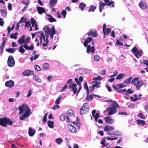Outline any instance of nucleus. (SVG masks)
<instances>
[{
	"instance_id": "nucleus-63",
	"label": "nucleus",
	"mask_w": 148,
	"mask_h": 148,
	"mask_svg": "<svg viewBox=\"0 0 148 148\" xmlns=\"http://www.w3.org/2000/svg\"><path fill=\"white\" fill-rule=\"evenodd\" d=\"M134 92L133 90H131L130 89H129L127 90H126L125 93V94H127V93H128L129 94H132Z\"/></svg>"
},
{
	"instance_id": "nucleus-18",
	"label": "nucleus",
	"mask_w": 148,
	"mask_h": 148,
	"mask_svg": "<svg viewBox=\"0 0 148 148\" xmlns=\"http://www.w3.org/2000/svg\"><path fill=\"white\" fill-rule=\"evenodd\" d=\"M23 46L26 50H30L32 51L34 49V47L32 45H31L30 46H29L27 44H24Z\"/></svg>"
},
{
	"instance_id": "nucleus-26",
	"label": "nucleus",
	"mask_w": 148,
	"mask_h": 148,
	"mask_svg": "<svg viewBox=\"0 0 148 148\" xmlns=\"http://www.w3.org/2000/svg\"><path fill=\"white\" fill-rule=\"evenodd\" d=\"M95 97H97L98 98L99 97V96L98 95L94 94H92L89 96H87L86 98V100L88 101H90L92 100Z\"/></svg>"
},
{
	"instance_id": "nucleus-12",
	"label": "nucleus",
	"mask_w": 148,
	"mask_h": 148,
	"mask_svg": "<svg viewBox=\"0 0 148 148\" xmlns=\"http://www.w3.org/2000/svg\"><path fill=\"white\" fill-rule=\"evenodd\" d=\"M114 127L109 125H106L103 128V130L105 132H109L112 131L114 129Z\"/></svg>"
},
{
	"instance_id": "nucleus-49",
	"label": "nucleus",
	"mask_w": 148,
	"mask_h": 148,
	"mask_svg": "<svg viewBox=\"0 0 148 148\" xmlns=\"http://www.w3.org/2000/svg\"><path fill=\"white\" fill-rule=\"evenodd\" d=\"M84 88L86 90V92L87 94H89V90L88 87L87 86V83L86 82L84 83Z\"/></svg>"
},
{
	"instance_id": "nucleus-38",
	"label": "nucleus",
	"mask_w": 148,
	"mask_h": 148,
	"mask_svg": "<svg viewBox=\"0 0 148 148\" xmlns=\"http://www.w3.org/2000/svg\"><path fill=\"white\" fill-rule=\"evenodd\" d=\"M143 63L146 65L147 67L145 68V69L146 71L147 72H148V60H143Z\"/></svg>"
},
{
	"instance_id": "nucleus-45",
	"label": "nucleus",
	"mask_w": 148,
	"mask_h": 148,
	"mask_svg": "<svg viewBox=\"0 0 148 148\" xmlns=\"http://www.w3.org/2000/svg\"><path fill=\"white\" fill-rule=\"evenodd\" d=\"M124 75V74H123V73L120 74L116 77V79H122L123 78Z\"/></svg>"
},
{
	"instance_id": "nucleus-17",
	"label": "nucleus",
	"mask_w": 148,
	"mask_h": 148,
	"mask_svg": "<svg viewBox=\"0 0 148 148\" xmlns=\"http://www.w3.org/2000/svg\"><path fill=\"white\" fill-rule=\"evenodd\" d=\"M104 1L106 2V5L107 6H111V7L113 8L114 7V1H109V0H104Z\"/></svg>"
},
{
	"instance_id": "nucleus-11",
	"label": "nucleus",
	"mask_w": 148,
	"mask_h": 148,
	"mask_svg": "<svg viewBox=\"0 0 148 148\" xmlns=\"http://www.w3.org/2000/svg\"><path fill=\"white\" fill-rule=\"evenodd\" d=\"M104 120L106 123L109 124L113 123L115 121L114 119H111V118L109 116L105 117Z\"/></svg>"
},
{
	"instance_id": "nucleus-31",
	"label": "nucleus",
	"mask_w": 148,
	"mask_h": 148,
	"mask_svg": "<svg viewBox=\"0 0 148 148\" xmlns=\"http://www.w3.org/2000/svg\"><path fill=\"white\" fill-rule=\"evenodd\" d=\"M86 6V4L84 3L83 2L81 3L79 6V8L81 10L83 11L84 10V8Z\"/></svg>"
},
{
	"instance_id": "nucleus-13",
	"label": "nucleus",
	"mask_w": 148,
	"mask_h": 148,
	"mask_svg": "<svg viewBox=\"0 0 148 148\" xmlns=\"http://www.w3.org/2000/svg\"><path fill=\"white\" fill-rule=\"evenodd\" d=\"M139 5L142 9H144L147 8V5L146 3L143 1H141L139 4Z\"/></svg>"
},
{
	"instance_id": "nucleus-2",
	"label": "nucleus",
	"mask_w": 148,
	"mask_h": 148,
	"mask_svg": "<svg viewBox=\"0 0 148 148\" xmlns=\"http://www.w3.org/2000/svg\"><path fill=\"white\" fill-rule=\"evenodd\" d=\"M20 112L19 114L23 113L19 117L20 120H24L26 118L28 117L30 115L31 110L29 108L28 105L25 103L22 104L19 108Z\"/></svg>"
},
{
	"instance_id": "nucleus-41",
	"label": "nucleus",
	"mask_w": 148,
	"mask_h": 148,
	"mask_svg": "<svg viewBox=\"0 0 148 148\" xmlns=\"http://www.w3.org/2000/svg\"><path fill=\"white\" fill-rule=\"evenodd\" d=\"M137 123L138 124L141 125L143 126L145 124V122L144 121L141 120H137Z\"/></svg>"
},
{
	"instance_id": "nucleus-29",
	"label": "nucleus",
	"mask_w": 148,
	"mask_h": 148,
	"mask_svg": "<svg viewBox=\"0 0 148 148\" xmlns=\"http://www.w3.org/2000/svg\"><path fill=\"white\" fill-rule=\"evenodd\" d=\"M77 85L75 84H73L70 88H71L74 94H75L77 91Z\"/></svg>"
},
{
	"instance_id": "nucleus-55",
	"label": "nucleus",
	"mask_w": 148,
	"mask_h": 148,
	"mask_svg": "<svg viewBox=\"0 0 148 148\" xmlns=\"http://www.w3.org/2000/svg\"><path fill=\"white\" fill-rule=\"evenodd\" d=\"M132 79V77H130L124 81V82L127 84H129L130 83Z\"/></svg>"
},
{
	"instance_id": "nucleus-22",
	"label": "nucleus",
	"mask_w": 148,
	"mask_h": 148,
	"mask_svg": "<svg viewBox=\"0 0 148 148\" xmlns=\"http://www.w3.org/2000/svg\"><path fill=\"white\" fill-rule=\"evenodd\" d=\"M25 36L23 35L18 40V42L20 45H21L24 43Z\"/></svg>"
},
{
	"instance_id": "nucleus-39",
	"label": "nucleus",
	"mask_w": 148,
	"mask_h": 148,
	"mask_svg": "<svg viewBox=\"0 0 148 148\" xmlns=\"http://www.w3.org/2000/svg\"><path fill=\"white\" fill-rule=\"evenodd\" d=\"M49 64L47 63H44L43 65V68L44 70H47L49 69Z\"/></svg>"
},
{
	"instance_id": "nucleus-28",
	"label": "nucleus",
	"mask_w": 148,
	"mask_h": 148,
	"mask_svg": "<svg viewBox=\"0 0 148 148\" xmlns=\"http://www.w3.org/2000/svg\"><path fill=\"white\" fill-rule=\"evenodd\" d=\"M75 79L76 82V83L79 86V89L78 90L77 92V95L78 93L79 92V91L81 90V88H82V86H81V82H79L78 81V78H77L76 77L75 78Z\"/></svg>"
},
{
	"instance_id": "nucleus-47",
	"label": "nucleus",
	"mask_w": 148,
	"mask_h": 148,
	"mask_svg": "<svg viewBox=\"0 0 148 148\" xmlns=\"http://www.w3.org/2000/svg\"><path fill=\"white\" fill-rule=\"evenodd\" d=\"M62 96H60L56 100L55 103V105H58L60 103V101L62 98Z\"/></svg>"
},
{
	"instance_id": "nucleus-20",
	"label": "nucleus",
	"mask_w": 148,
	"mask_h": 148,
	"mask_svg": "<svg viewBox=\"0 0 148 148\" xmlns=\"http://www.w3.org/2000/svg\"><path fill=\"white\" fill-rule=\"evenodd\" d=\"M35 133V130L33 129L31 127L29 128V134L30 136H33Z\"/></svg>"
},
{
	"instance_id": "nucleus-53",
	"label": "nucleus",
	"mask_w": 148,
	"mask_h": 148,
	"mask_svg": "<svg viewBox=\"0 0 148 148\" xmlns=\"http://www.w3.org/2000/svg\"><path fill=\"white\" fill-rule=\"evenodd\" d=\"M65 116L64 114H62L60 116V120L62 121H64L65 119Z\"/></svg>"
},
{
	"instance_id": "nucleus-54",
	"label": "nucleus",
	"mask_w": 148,
	"mask_h": 148,
	"mask_svg": "<svg viewBox=\"0 0 148 148\" xmlns=\"http://www.w3.org/2000/svg\"><path fill=\"white\" fill-rule=\"evenodd\" d=\"M22 3L23 4L28 5L29 4V0H23Z\"/></svg>"
},
{
	"instance_id": "nucleus-30",
	"label": "nucleus",
	"mask_w": 148,
	"mask_h": 148,
	"mask_svg": "<svg viewBox=\"0 0 148 148\" xmlns=\"http://www.w3.org/2000/svg\"><path fill=\"white\" fill-rule=\"evenodd\" d=\"M143 53L142 51H138L135 54V56L137 58H140L143 55Z\"/></svg>"
},
{
	"instance_id": "nucleus-21",
	"label": "nucleus",
	"mask_w": 148,
	"mask_h": 148,
	"mask_svg": "<svg viewBox=\"0 0 148 148\" xmlns=\"http://www.w3.org/2000/svg\"><path fill=\"white\" fill-rule=\"evenodd\" d=\"M101 84L100 82H97L96 84H93L92 86V88L90 89V90L92 91L95 88H99L100 87V85Z\"/></svg>"
},
{
	"instance_id": "nucleus-64",
	"label": "nucleus",
	"mask_w": 148,
	"mask_h": 148,
	"mask_svg": "<svg viewBox=\"0 0 148 148\" xmlns=\"http://www.w3.org/2000/svg\"><path fill=\"white\" fill-rule=\"evenodd\" d=\"M92 36L94 37H96L97 36V32L96 31H92Z\"/></svg>"
},
{
	"instance_id": "nucleus-23",
	"label": "nucleus",
	"mask_w": 148,
	"mask_h": 148,
	"mask_svg": "<svg viewBox=\"0 0 148 148\" xmlns=\"http://www.w3.org/2000/svg\"><path fill=\"white\" fill-rule=\"evenodd\" d=\"M113 87L115 90H117L120 88H122L124 87V84H117V85H113Z\"/></svg>"
},
{
	"instance_id": "nucleus-35",
	"label": "nucleus",
	"mask_w": 148,
	"mask_h": 148,
	"mask_svg": "<svg viewBox=\"0 0 148 148\" xmlns=\"http://www.w3.org/2000/svg\"><path fill=\"white\" fill-rule=\"evenodd\" d=\"M56 142L58 145H60L63 141V140L61 138H58L55 140Z\"/></svg>"
},
{
	"instance_id": "nucleus-24",
	"label": "nucleus",
	"mask_w": 148,
	"mask_h": 148,
	"mask_svg": "<svg viewBox=\"0 0 148 148\" xmlns=\"http://www.w3.org/2000/svg\"><path fill=\"white\" fill-rule=\"evenodd\" d=\"M92 37H89L88 38L84 41V45L85 47H86L88 44L90 42L92 41Z\"/></svg>"
},
{
	"instance_id": "nucleus-6",
	"label": "nucleus",
	"mask_w": 148,
	"mask_h": 148,
	"mask_svg": "<svg viewBox=\"0 0 148 148\" xmlns=\"http://www.w3.org/2000/svg\"><path fill=\"white\" fill-rule=\"evenodd\" d=\"M96 111L95 110H94L92 111V116L95 118V121L96 122L98 121L99 123H102L103 122V121L101 119H98L99 117V113H96Z\"/></svg>"
},
{
	"instance_id": "nucleus-50",
	"label": "nucleus",
	"mask_w": 148,
	"mask_h": 148,
	"mask_svg": "<svg viewBox=\"0 0 148 148\" xmlns=\"http://www.w3.org/2000/svg\"><path fill=\"white\" fill-rule=\"evenodd\" d=\"M39 56V55H38V54H36V55H35L34 57H33V56H32L31 58H30V60L32 61L33 60H36Z\"/></svg>"
},
{
	"instance_id": "nucleus-57",
	"label": "nucleus",
	"mask_w": 148,
	"mask_h": 148,
	"mask_svg": "<svg viewBox=\"0 0 148 148\" xmlns=\"http://www.w3.org/2000/svg\"><path fill=\"white\" fill-rule=\"evenodd\" d=\"M31 21L32 27H33L34 26V25L36 24V20L33 18H32L31 19Z\"/></svg>"
},
{
	"instance_id": "nucleus-16",
	"label": "nucleus",
	"mask_w": 148,
	"mask_h": 148,
	"mask_svg": "<svg viewBox=\"0 0 148 148\" xmlns=\"http://www.w3.org/2000/svg\"><path fill=\"white\" fill-rule=\"evenodd\" d=\"M23 74L25 76L31 75L34 74V72L29 70H26L23 73Z\"/></svg>"
},
{
	"instance_id": "nucleus-25",
	"label": "nucleus",
	"mask_w": 148,
	"mask_h": 148,
	"mask_svg": "<svg viewBox=\"0 0 148 148\" xmlns=\"http://www.w3.org/2000/svg\"><path fill=\"white\" fill-rule=\"evenodd\" d=\"M46 15L47 16L49 17L48 18V19L49 22H53L56 21V20L51 15L48 14H47Z\"/></svg>"
},
{
	"instance_id": "nucleus-14",
	"label": "nucleus",
	"mask_w": 148,
	"mask_h": 148,
	"mask_svg": "<svg viewBox=\"0 0 148 148\" xmlns=\"http://www.w3.org/2000/svg\"><path fill=\"white\" fill-rule=\"evenodd\" d=\"M67 127L69 131L71 132L75 133L76 131V128L71 124H68Z\"/></svg>"
},
{
	"instance_id": "nucleus-15",
	"label": "nucleus",
	"mask_w": 148,
	"mask_h": 148,
	"mask_svg": "<svg viewBox=\"0 0 148 148\" xmlns=\"http://www.w3.org/2000/svg\"><path fill=\"white\" fill-rule=\"evenodd\" d=\"M107 134L109 135H114L117 136H120L122 135L121 133L119 132L118 131L116 130L111 133L108 132L107 133Z\"/></svg>"
},
{
	"instance_id": "nucleus-27",
	"label": "nucleus",
	"mask_w": 148,
	"mask_h": 148,
	"mask_svg": "<svg viewBox=\"0 0 148 148\" xmlns=\"http://www.w3.org/2000/svg\"><path fill=\"white\" fill-rule=\"evenodd\" d=\"M106 5V3H103L101 1L99 2V11L101 12L102 9L103 8L105 5Z\"/></svg>"
},
{
	"instance_id": "nucleus-40",
	"label": "nucleus",
	"mask_w": 148,
	"mask_h": 148,
	"mask_svg": "<svg viewBox=\"0 0 148 148\" xmlns=\"http://www.w3.org/2000/svg\"><path fill=\"white\" fill-rule=\"evenodd\" d=\"M67 113L69 116H70L74 115V112L71 109L68 110Z\"/></svg>"
},
{
	"instance_id": "nucleus-59",
	"label": "nucleus",
	"mask_w": 148,
	"mask_h": 148,
	"mask_svg": "<svg viewBox=\"0 0 148 148\" xmlns=\"http://www.w3.org/2000/svg\"><path fill=\"white\" fill-rule=\"evenodd\" d=\"M58 105H55L53 107L52 109L53 110H57L60 108V106H59Z\"/></svg>"
},
{
	"instance_id": "nucleus-58",
	"label": "nucleus",
	"mask_w": 148,
	"mask_h": 148,
	"mask_svg": "<svg viewBox=\"0 0 148 148\" xmlns=\"http://www.w3.org/2000/svg\"><path fill=\"white\" fill-rule=\"evenodd\" d=\"M138 51V49L136 47H134L132 50L131 51L133 53L135 54Z\"/></svg>"
},
{
	"instance_id": "nucleus-4",
	"label": "nucleus",
	"mask_w": 148,
	"mask_h": 148,
	"mask_svg": "<svg viewBox=\"0 0 148 148\" xmlns=\"http://www.w3.org/2000/svg\"><path fill=\"white\" fill-rule=\"evenodd\" d=\"M13 123L12 121L6 117L1 119L0 118V125L6 127L7 124L11 125Z\"/></svg>"
},
{
	"instance_id": "nucleus-3",
	"label": "nucleus",
	"mask_w": 148,
	"mask_h": 148,
	"mask_svg": "<svg viewBox=\"0 0 148 148\" xmlns=\"http://www.w3.org/2000/svg\"><path fill=\"white\" fill-rule=\"evenodd\" d=\"M119 107V105L118 103L115 101H113L112 102L111 106L108 107L106 110L104 111L105 112L107 111H109L108 113V115H111L113 114L117 111V110L116 108Z\"/></svg>"
},
{
	"instance_id": "nucleus-9",
	"label": "nucleus",
	"mask_w": 148,
	"mask_h": 148,
	"mask_svg": "<svg viewBox=\"0 0 148 148\" xmlns=\"http://www.w3.org/2000/svg\"><path fill=\"white\" fill-rule=\"evenodd\" d=\"M92 46H91L90 45H89L87 47L86 52L87 53H89L90 52L93 53L95 51L94 47L93 46L94 44V42H92Z\"/></svg>"
},
{
	"instance_id": "nucleus-8",
	"label": "nucleus",
	"mask_w": 148,
	"mask_h": 148,
	"mask_svg": "<svg viewBox=\"0 0 148 148\" xmlns=\"http://www.w3.org/2000/svg\"><path fill=\"white\" fill-rule=\"evenodd\" d=\"M15 61L13 56H9L8 60V66L11 67H13L15 64Z\"/></svg>"
},
{
	"instance_id": "nucleus-43",
	"label": "nucleus",
	"mask_w": 148,
	"mask_h": 148,
	"mask_svg": "<svg viewBox=\"0 0 148 148\" xmlns=\"http://www.w3.org/2000/svg\"><path fill=\"white\" fill-rule=\"evenodd\" d=\"M16 49L15 48L8 49L6 50V51L9 53H13L16 50Z\"/></svg>"
},
{
	"instance_id": "nucleus-62",
	"label": "nucleus",
	"mask_w": 148,
	"mask_h": 148,
	"mask_svg": "<svg viewBox=\"0 0 148 148\" xmlns=\"http://www.w3.org/2000/svg\"><path fill=\"white\" fill-rule=\"evenodd\" d=\"M94 59L97 62L99 60V57L98 55H95L94 57Z\"/></svg>"
},
{
	"instance_id": "nucleus-48",
	"label": "nucleus",
	"mask_w": 148,
	"mask_h": 148,
	"mask_svg": "<svg viewBox=\"0 0 148 148\" xmlns=\"http://www.w3.org/2000/svg\"><path fill=\"white\" fill-rule=\"evenodd\" d=\"M50 4L52 6H53L57 2V0H50Z\"/></svg>"
},
{
	"instance_id": "nucleus-5",
	"label": "nucleus",
	"mask_w": 148,
	"mask_h": 148,
	"mask_svg": "<svg viewBox=\"0 0 148 148\" xmlns=\"http://www.w3.org/2000/svg\"><path fill=\"white\" fill-rule=\"evenodd\" d=\"M131 83L135 86L137 89H139L143 84V82L137 78H135L133 79Z\"/></svg>"
},
{
	"instance_id": "nucleus-44",
	"label": "nucleus",
	"mask_w": 148,
	"mask_h": 148,
	"mask_svg": "<svg viewBox=\"0 0 148 148\" xmlns=\"http://www.w3.org/2000/svg\"><path fill=\"white\" fill-rule=\"evenodd\" d=\"M96 8V7L92 5H91L89 8V9L88 10V12H90V11L94 12Z\"/></svg>"
},
{
	"instance_id": "nucleus-56",
	"label": "nucleus",
	"mask_w": 148,
	"mask_h": 148,
	"mask_svg": "<svg viewBox=\"0 0 148 148\" xmlns=\"http://www.w3.org/2000/svg\"><path fill=\"white\" fill-rule=\"evenodd\" d=\"M113 74L112 75H110V78H112L115 77L118 74V73L117 71H115L113 72Z\"/></svg>"
},
{
	"instance_id": "nucleus-19",
	"label": "nucleus",
	"mask_w": 148,
	"mask_h": 148,
	"mask_svg": "<svg viewBox=\"0 0 148 148\" xmlns=\"http://www.w3.org/2000/svg\"><path fill=\"white\" fill-rule=\"evenodd\" d=\"M38 12L40 14H41L45 12V10L43 8L40 7H36Z\"/></svg>"
},
{
	"instance_id": "nucleus-61",
	"label": "nucleus",
	"mask_w": 148,
	"mask_h": 148,
	"mask_svg": "<svg viewBox=\"0 0 148 148\" xmlns=\"http://www.w3.org/2000/svg\"><path fill=\"white\" fill-rule=\"evenodd\" d=\"M106 138L108 140H116V139H117L118 138V137H116V138H112L110 137L107 136L106 137Z\"/></svg>"
},
{
	"instance_id": "nucleus-60",
	"label": "nucleus",
	"mask_w": 148,
	"mask_h": 148,
	"mask_svg": "<svg viewBox=\"0 0 148 148\" xmlns=\"http://www.w3.org/2000/svg\"><path fill=\"white\" fill-rule=\"evenodd\" d=\"M102 79V77L100 76H99L96 77H94L93 78V80H98L101 81Z\"/></svg>"
},
{
	"instance_id": "nucleus-34",
	"label": "nucleus",
	"mask_w": 148,
	"mask_h": 148,
	"mask_svg": "<svg viewBox=\"0 0 148 148\" xmlns=\"http://www.w3.org/2000/svg\"><path fill=\"white\" fill-rule=\"evenodd\" d=\"M33 79L34 81H36L38 82H41V79L38 77V75H34L33 76Z\"/></svg>"
},
{
	"instance_id": "nucleus-36",
	"label": "nucleus",
	"mask_w": 148,
	"mask_h": 148,
	"mask_svg": "<svg viewBox=\"0 0 148 148\" xmlns=\"http://www.w3.org/2000/svg\"><path fill=\"white\" fill-rule=\"evenodd\" d=\"M53 122L52 121H48L47 122V124L48 126L50 128H53L54 127L53 125Z\"/></svg>"
},
{
	"instance_id": "nucleus-32",
	"label": "nucleus",
	"mask_w": 148,
	"mask_h": 148,
	"mask_svg": "<svg viewBox=\"0 0 148 148\" xmlns=\"http://www.w3.org/2000/svg\"><path fill=\"white\" fill-rule=\"evenodd\" d=\"M74 125L76 124L78 128H79L80 127V124L79 122V119L77 117L75 121L72 122Z\"/></svg>"
},
{
	"instance_id": "nucleus-37",
	"label": "nucleus",
	"mask_w": 148,
	"mask_h": 148,
	"mask_svg": "<svg viewBox=\"0 0 148 148\" xmlns=\"http://www.w3.org/2000/svg\"><path fill=\"white\" fill-rule=\"evenodd\" d=\"M111 31V30L110 28H107L106 30H103V32L104 35L108 34H109Z\"/></svg>"
},
{
	"instance_id": "nucleus-1",
	"label": "nucleus",
	"mask_w": 148,
	"mask_h": 148,
	"mask_svg": "<svg viewBox=\"0 0 148 148\" xmlns=\"http://www.w3.org/2000/svg\"><path fill=\"white\" fill-rule=\"evenodd\" d=\"M44 29L45 32V37L43 33L40 32L37 35L36 39L35 40V41L37 42L36 45L38 46L40 45L42 43L44 47L47 46L49 43L48 38L49 35L53 39V36L56 33L55 27L54 26L50 28L48 26H46Z\"/></svg>"
},
{
	"instance_id": "nucleus-51",
	"label": "nucleus",
	"mask_w": 148,
	"mask_h": 148,
	"mask_svg": "<svg viewBox=\"0 0 148 148\" xmlns=\"http://www.w3.org/2000/svg\"><path fill=\"white\" fill-rule=\"evenodd\" d=\"M34 69L36 71H40V67L37 65H36L34 66Z\"/></svg>"
},
{
	"instance_id": "nucleus-7",
	"label": "nucleus",
	"mask_w": 148,
	"mask_h": 148,
	"mask_svg": "<svg viewBox=\"0 0 148 148\" xmlns=\"http://www.w3.org/2000/svg\"><path fill=\"white\" fill-rule=\"evenodd\" d=\"M89 107L88 104L87 103H85L84 104L81 109L80 110V113L81 115L85 114L89 110Z\"/></svg>"
},
{
	"instance_id": "nucleus-46",
	"label": "nucleus",
	"mask_w": 148,
	"mask_h": 148,
	"mask_svg": "<svg viewBox=\"0 0 148 148\" xmlns=\"http://www.w3.org/2000/svg\"><path fill=\"white\" fill-rule=\"evenodd\" d=\"M23 46L21 45L20 46L19 49V51L21 53H24L25 50L23 48Z\"/></svg>"
},
{
	"instance_id": "nucleus-42",
	"label": "nucleus",
	"mask_w": 148,
	"mask_h": 148,
	"mask_svg": "<svg viewBox=\"0 0 148 148\" xmlns=\"http://www.w3.org/2000/svg\"><path fill=\"white\" fill-rule=\"evenodd\" d=\"M18 34L17 32L14 34H12L10 35V38H11L16 39L17 38V36Z\"/></svg>"
},
{
	"instance_id": "nucleus-33",
	"label": "nucleus",
	"mask_w": 148,
	"mask_h": 148,
	"mask_svg": "<svg viewBox=\"0 0 148 148\" xmlns=\"http://www.w3.org/2000/svg\"><path fill=\"white\" fill-rule=\"evenodd\" d=\"M0 12L1 15L3 17H5L7 15L6 11L4 9H2L0 10Z\"/></svg>"
},
{
	"instance_id": "nucleus-52",
	"label": "nucleus",
	"mask_w": 148,
	"mask_h": 148,
	"mask_svg": "<svg viewBox=\"0 0 148 148\" xmlns=\"http://www.w3.org/2000/svg\"><path fill=\"white\" fill-rule=\"evenodd\" d=\"M66 14L67 12L64 10H63L61 13V14L63 15L64 18H65Z\"/></svg>"
},
{
	"instance_id": "nucleus-10",
	"label": "nucleus",
	"mask_w": 148,
	"mask_h": 148,
	"mask_svg": "<svg viewBox=\"0 0 148 148\" xmlns=\"http://www.w3.org/2000/svg\"><path fill=\"white\" fill-rule=\"evenodd\" d=\"M14 83L13 81L10 80L6 81L5 84V86L9 88H11L14 86Z\"/></svg>"
}]
</instances>
